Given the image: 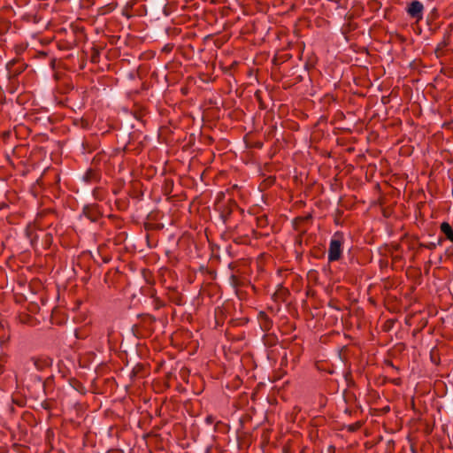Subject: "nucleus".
<instances>
[{"label": "nucleus", "mask_w": 453, "mask_h": 453, "mask_svg": "<svg viewBox=\"0 0 453 453\" xmlns=\"http://www.w3.org/2000/svg\"><path fill=\"white\" fill-rule=\"evenodd\" d=\"M342 235L340 233H335L331 239L328 249V260L337 261L342 255Z\"/></svg>", "instance_id": "f257e3e1"}, {"label": "nucleus", "mask_w": 453, "mask_h": 453, "mask_svg": "<svg viewBox=\"0 0 453 453\" xmlns=\"http://www.w3.org/2000/svg\"><path fill=\"white\" fill-rule=\"evenodd\" d=\"M424 6L423 4L418 0H413L408 4L406 7V12L408 15L419 21L423 19Z\"/></svg>", "instance_id": "f03ea898"}, {"label": "nucleus", "mask_w": 453, "mask_h": 453, "mask_svg": "<svg viewBox=\"0 0 453 453\" xmlns=\"http://www.w3.org/2000/svg\"><path fill=\"white\" fill-rule=\"evenodd\" d=\"M33 363L38 371H43L51 366L52 360L49 357H38L34 358Z\"/></svg>", "instance_id": "7ed1b4c3"}, {"label": "nucleus", "mask_w": 453, "mask_h": 453, "mask_svg": "<svg viewBox=\"0 0 453 453\" xmlns=\"http://www.w3.org/2000/svg\"><path fill=\"white\" fill-rule=\"evenodd\" d=\"M441 230L449 241L453 242V230L449 223H441Z\"/></svg>", "instance_id": "20e7f679"}]
</instances>
